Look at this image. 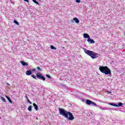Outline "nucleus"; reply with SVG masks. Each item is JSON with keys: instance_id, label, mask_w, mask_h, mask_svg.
Segmentation results:
<instances>
[{"instance_id": "f257e3e1", "label": "nucleus", "mask_w": 125, "mask_h": 125, "mask_svg": "<svg viewBox=\"0 0 125 125\" xmlns=\"http://www.w3.org/2000/svg\"><path fill=\"white\" fill-rule=\"evenodd\" d=\"M59 110L60 115L65 118V119H68L69 121H73V120L75 119V117H74L72 113L61 108H59Z\"/></svg>"}, {"instance_id": "f03ea898", "label": "nucleus", "mask_w": 125, "mask_h": 125, "mask_svg": "<svg viewBox=\"0 0 125 125\" xmlns=\"http://www.w3.org/2000/svg\"><path fill=\"white\" fill-rule=\"evenodd\" d=\"M84 52L86 54H87L89 56H90V57H91L92 59H95L98 58V56H99L98 55H99L97 53H96L92 51L87 50L86 49H84Z\"/></svg>"}, {"instance_id": "7ed1b4c3", "label": "nucleus", "mask_w": 125, "mask_h": 125, "mask_svg": "<svg viewBox=\"0 0 125 125\" xmlns=\"http://www.w3.org/2000/svg\"><path fill=\"white\" fill-rule=\"evenodd\" d=\"M99 69L101 73H103L105 75H112V73H111V70H110V69H109L107 66H99Z\"/></svg>"}, {"instance_id": "20e7f679", "label": "nucleus", "mask_w": 125, "mask_h": 125, "mask_svg": "<svg viewBox=\"0 0 125 125\" xmlns=\"http://www.w3.org/2000/svg\"><path fill=\"white\" fill-rule=\"evenodd\" d=\"M36 76L38 79H41V80H42V81H45V78H44V76H42V74H41L40 73H37Z\"/></svg>"}, {"instance_id": "39448f33", "label": "nucleus", "mask_w": 125, "mask_h": 125, "mask_svg": "<svg viewBox=\"0 0 125 125\" xmlns=\"http://www.w3.org/2000/svg\"><path fill=\"white\" fill-rule=\"evenodd\" d=\"M86 103L88 105H93L94 106H97V105L96 104V103L89 100H86Z\"/></svg>"}, {"instance_id": "423d86ee", "label": "nucleus", "mask_w": 125, "mask_h": 125, "mask_svg": "<svg viewBox=\"0 0 125 125\" xmlns=\"http://www.w3.org/2000/svg\"><path fill=\"white\" fill-rule=\"evenodd\" d=\"M20 63H21V64L22 66H28V65H29V64H28V63H27L25 62L22 61H21L20 62Z\"/></svg>"}, {"instance_id": "0eeeda50", "label": "nucleus", "mask_w": 125, "mask_h": 125, "mask_svg": "<svg viewBox=\"0 0 125 125\" xmlns=\"http://www.w3.org/2000/svg\"><path fill=\"white\" fill-rule=\"evenodd\" d=\"M87 41L88 42H89V43H94L95 42L94 40L91 39L90 38L89 39H87Z\"/></svg>"}, {"instance_id": "6e6552de", "label": "nucleus", "mask_w": 125, "mask_h": 125, "mask_svg": "<svg viewBox=\"0 0 125 125\" xmlns=\"http://www.w3.org/2000/svg\"><path fill=\"white\" fill-rule=\"evenodd\" d=\"M83 38H84V39H88L90 38V36H89L88 34H87L86 33H84V34H83Z\"/></svg>"}, {"instance_id": "1a4fd4ad", "label": "nucleus", "mask_w": 125, "mask_h": 125, "mask_svg": "<svg viewBox=\"0 0 125 125\" xmlns=\"http://www.w3.org/2000/svg\"><path fill=\"white\" fill-rule=\"evenodd\" d=\"M25 73L27 76H30V75H32V71L27 70Z\"/></svg>"}, {"instance_id": "9d476101", "label": "nucleus", "mask_w": 125, "mask_h": 125, "mask_svg": "<svg viewBox=\"0 0 125 125\" xmlns=\"http://www.w3.org/2000/svg\"><path fill=\"white\" fill-rule=\"evenodd\" d=\"M33 106L36 110V111H38L39 110V108L38 107V105L36 104L35 103L33 104Z\"/></svg>"}, {"instance_id": "9b49d317", "label": "nucleus", "mask_w": 125, "mask_h": 125, "mask_svg": "<svg viewBox=\"0 0 125 125\" xmlns=\"http://www.w3.org/2000/svg\"><path fill=\"white\" fill-rule=\"evenodd\" d=\"M109 105H111V106H114V107H119V105L118 104H116L114 103H109L108 104Z\"/></svg>"}, {"instance_id": "f8f14e48", "label": "nucleus", "mask_w": 125, "mask_h": 125, "mask_svg": "<svg viewBox=\"0 0 125 125\" xmlns=\"http://www.w3.org/2000/svg\"><path fill=\"white\" fill-rule=\"evenodd\" d=\"M74 21H75V22H76V23H80V21L79 20V19L77 18H75L73 19Z\"/></svg>"}, {"instance_id": "ddd939ff", "label": "nucleus", "mask_w": 125, "mask_h": 125, "mask_svg": "<svg viewBox=\"0 0 125 125\" xmlns=\"http://www.w3.org/2000/svg\"><path fill=\"white\" fill-rule=\"evenodd\" d=\"M6 98H7V100L10 102V103L12 104V101H11V99H10V98H9L8 96H6Z\"/></svg>"}, {"instance_id": "4468645a", "label": "nucleus", "mask_w": 125, "mask_h": 125, "mask_svg": "<svg viewBox=\"0 0 125 125\" xmlns=\"http://www.w3.org/2000/svg\"><path fill=\"white\" fill-rule=\"evenodd\" d=\"M1 100H2V101L3 102H6V101H5V99H4L3 97H1Z\"/></svg>"}, {"instance_id": "2eb2a0df", "label": "nucleus", "mask_w": 125, "mask_h": 125, "mask_svg": "<svg viewBox=\"0 0 125 125\" xmlns=\"http://www.w3.org/2000/svg\"><path fill=\"white\" fill-rule=\"evenodd\" d=\"M28 111H29L30 112H31V111H32V106H29L28 108Z\"/></svg>"}, {"instance_id": "dca6fc26", "label": "nucleus", "mask_w": 125, "mask_h": 125, "mask_svg": "<svg viewBox=\"0 0 125 125\" xmlns=\"http://www.w3.org/2000/svg\"><path fill=\"white\" fill-rule=\"evenodd\" d=\"M50 47H51V49H54V50L56 49V47H54L53 45H51Z\"/></svg>"}, {"instance_id": "f3484780", "label": "nucleus", "mask_w": 125, "mask_h": 125, "mask_svg": "<svg viewBox=\"0 0 125 125\" xmlns=\"http://www.w3.org/2000/svg\"><path fill=\"white\" fill-rule=\"evenodd\" d=\"M14 23L16 24V25H19V22H18V21H14Z\"/></svg>"}, {"instance_id": "a211bd4d", "label": "nucleus", "mask_w": 125, "mask_h": 125, "mask_svg": "<svg viewBox=\"0 0 125 125\" xmlns=\"http://www.w3.org/2000/svg\"><path fill=\"white\" fill-rule=\"evenodd\" d=\"M118 107H121V106H123V103L120 102V103L118 104Z\"/></svg>"}, {"instance_id": "6ab92c4d", "label": "nucleus", "mask_w": 125, "mask_h": 125, "mask_svg": "<svg viewBox=\"0 0 125 125\" xmlns=\"http://www.w3.org/2000/svg\"><path fill=\"white\" fill-rule=\"evenodd\" d=\"M32 1H33V2H34V3H36V4H39V3L36 0H32Z\"/></svg>"}, {"instance_id": "aec40b11", "label": "nucleus", "mask_w": 125, "mask_h": 125, "mask_svg": "<svg viewBox=\"0 0 125 125\" xmlns=\"http://www.w3.org/2000/svg\"><path fill=\"white\" fill-rule=\"evenodd\" d=\"M37 69L38 70H39V71H42V69L41 68V67H40L39 66H38V67H37Z\"/></svg>"}, {"instance_id": "412c9836", "label": "nucleus", "mask_w": 125, "mask_h": 125, "mask_svg": "<svg viewBox=\"0 0 125 125\" xmlns=\"http://www.w3.org/2000/svg\"><path fill=\"white\" fill-rule=\"evenodd\" d=\"M27 102H28L29 104H32V102H31V101H30V100H29V99H27Z\"/></svg>"}, {"instance_id": "4be33fe9", "label": "nucleus", "mask_w": 125, "mask_h": 125, "mask_svg": "<svg viewBox=\"0 0 125 125\" xmlns=\"http://www.w3.org/2000/svg\"><path fill=\"white\" fill-rule=\"evenodd\" d=\"M32 78H33V79H35V80H37V78H36V77L35 76V75H31Z\"/></svg>"}, {"instance_id": "5701e85b", "label": "nucleus", "mask_w": 125, "mask_h": 125, "mask_svg": "<svg viewBox=\"0 0 125 125\" xmlns=\"http://www.w3.org/2000/svg\"><path fill=\"white\" fill-rule=\"evenodd\" d=\"M46 77H47V78H48V79H50L51 78V77H50V76L49 75H47Z\"/></svg>"}, {"instance_id": "b1692460", "label": "nucleus", "mask_w": 125, "mask_h": 125, "mask_svg": "<svg viewBox=\"0 0 125 125\" xmlns=\"http://www.w3.org/2000/svg\"><path fill=\"white\" fill-rule=\"evenodd\" d=\"M76 1L78 3H80V2H81V0H76Z\"/></svg>"}, {"instance_id": "393cba45", "label": "nucleus", "mask_w": 125, "mask_h": 125, "mask_svg": "<svg viewBox=\"0 0 125 125\" xmlns=\"http://www.w3.org/2000/svg\"><path fill=\"white\" fill-rule=\"evenodd\" d=\"M24 1H26V2H29V0H23Z\"/></svg>"}, {"instance_id": "a878e982", "label": "nucleus", "mask_w": 125, "mask_h": 125, "mask_svg": "<svg viewBox=\"0 0 125 125\" xmlns=\"http://www.w3.org/2000/svg\"><path fill=\"white\" fill-rule=\"evenodd\" d=\"M106 92H108V93H112V92H109V91H106Z\"/></svg>"}, {"instance_id": "bb28decb", "label": "nucleus", "mask_w": 125, "mask_h": 125, "mask_svg": "<svg viewBox=\"0 0 125 125\" xmlns=\"http://www.w3.org/2000/svg\"><path fill=\"white\" fill-rule=\"evenodd\" d=\"M25 98H26V100L29 99V98H28V96H25Z\"/></svg>"}, {"instance_id": "cd10ccee", "label": "nucleus", "mask_w": 125, "mask_h": 125, "mask_svg": "<svg viewBox=\"0 0 125 125\" xmlns=\"http://www.w3.org/2000/svg\"><path fill=\"white\" fill-rule=\"evenodd\" d=\"M33 71H36V69H33Z\"/></svg>"}]
</instances>
